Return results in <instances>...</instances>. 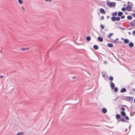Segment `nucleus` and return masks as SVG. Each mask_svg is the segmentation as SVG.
<instances>
[{"label":"nucleus","instance_id":"obj_1","mask_svg":"<svg viewBox=\"0 0 135 135\" xmlns=\"http://www.w3.org/2000/svg\"><path fill=\"white\" fill-rule=\"evenodd\" d=\"M107 4L110 7H114L116 3L114 2H111L109 1L107 2Z\"/></svg>","mask_w":135,"mask_h":135},{"label":"nucleus","instance_id":"obj_2","mask_svg":"<svg viewBox=\"0 0 135 135\" xmlns=\"http://www.w3.org/2000/svg\"><path fill=\"white\" fill-rule=\"evenodd\" d=\"M110 84L111 89H113L114 88L115 86L114 84L112 82H110Z\"/></svg>","mask_w":135,"mask_h":135},{"label":"nucleus","instance_id":"obj_3","mask_svg":"<svg viewBox=\"0 0 135 135\" xmlns=\"http://www.w3.org/2000/svg\"><path fill=\"white\" fill-rule=\"evenodd\" d=\"M100 12L101 13L103 14H105V12L103 8H100Z\"/></svg>","mask_w":135,"mask_h":135},{"label":"nucleus","instance_id":"obj_4","mask_svg":"<svg viewBox=\"0 0 135 135\" xmlns=\"http://www.w3.org/2000/svg\"><path fill=\"white\" fill-rule=\"evenodd\" d=\"M126 9L127 11H131V7L130 6L128 5L126 7Z\"/></svg>","mask_w":135,"mask_h":135},{"label":"nucleus","instance_id":"obj_5","mask_svg":"<svg viewBox=\"0 0 135 135\" xmlns=\"http://www.w3.org/2000/svg\"><path fill=\"white\" fill-rule=\"evenodd\" d=\"M126 100H132L133 99V98L131 97H126Z\"/></svg>","mask_w":135,"mask_h":135},{"label":"nucleus","instance_id":"obj_6","mask_svg":"<svg viewBox=\"0 0 135 135\" xmlns=\"http://www.w3.org/2000/svg\"><path fill=\"white\" fill-rule=\"evenodd\" d=\"M98 41H100V42H102L103 41V38L100 37H98Z\"/></svg>","mask_w":135,"mask_h":135},{"label":"nucleus","instance_id":"obj_7","mask_svg":"<svg viewBox=\"0 0 135 135\" xmlns=\"http://www.w3.org/2000/svg\"><path fill=\"white\" fill-rule=\"evenodd\" d=\"M126 89L125 88H122L120 90V92L121 93H123L126 91Z\"/></svg>","mask_w":135,"mask_h":135},{"label":"nucleus","instance_id":"obj_8","mask_svg":"<svg viewBox=\"0 0 135 135\" xmlns=\"http://www.w3.org/2000/svg\"><path fill=\"white\" fill-rule=\"evenodd\" d=\"M115 117L117 119H120V114H117L115 115Z\"/></svg>","mask_w":135,"mask_h":135},{"label":"nucleus","instance_id":"obj_9","mask_svg":"<svg viewBox=\"0 0 135 135\" xmlns=\"http://www.w3.org/2000/svg\"><path fill=\"white\" fill-rule=\"evenodd\" d=\"M119 121H122L123 122H124L126 121L125 120L124 118L123 117H120Z\"/></svg>","mask_w":135,"mask_h":135},{"label":"nucleus","instance_id":"obj_10","mask_svg":"<svg viewBox=\"0 0 135 135\" xmlns=\"http://www.w3.org/2000/svg\"><path fill=\"white\" fill-rule=\"evenodd\" d=\"M93 48L97 50L98 49L99 47L97 45H95L93 46Z\"/></svg>","mask_w":135,"mask_h":135},{"label":"nucleus","instance_id":"obj_11","mask_svg":"<svg viewBox=\"0 0 135 135\" xmlns=\"http://www.w3.org/2000/svg\"><path fill=\"white\" fill-rule=\"evenodd\" d=\"M111 20L112 21H114L116 20V17L114 16H113L111 18Z\"/></svg>","mask_w":135,"mask_h":135},{"label":"nucleus","instance_id":"obj_12","mask_svg":"<svg viewBox=\"0 0 135 135\" xmlns=\"http://www.w3.org/2000/svg\"><path fill=\"white\" fill-rule=\"evenodd\" d=\"M111 15L113 16H116L117 15V12L116 11L115 12H113L111 13Z\"/></svg>","mask_w":135,"mask_h":135},{"label":"nucleus","instance_id":"obj_13","mask_svg":"<svg viewBox=\"0 0 135 135\" xmlns=\"http://www.w3.org/2000/svg\"><path fill=\"white\" fill-rule=\"evenodd\" d=\"M134 44L132 42H130L129 44V46L130 47H133Z\"/></svg>","mask_w":135,"mask_h":135},{"label":"nucleus","instance_id":"obj_14","mask_svg":"<svg viewBox=\"0 0 135 135\" xmlns=\"http://www.w3.org/2000/svg\"><path fill=\"white\" fill-rule=\"evenodd\" d=\"M113 35V33H110L107 35V37L108 38H110V37L112 36Z\"/></svg>","mask_w":135,"mask_h":135},{"label":"nucleus","instance_id":"obj_15","mask_svg":"<svg viewBox=\"0 0 135 135\" xmlns=\"http://www.w3.org/2000/svg\"><path fill=\"white\" fill-rule=\"evenodd\" d=\"M121 114L123 116H125L126 115L125 113L123 111H122L121 112Z\"/></svg>","mask_w":135,"mask_h":135},{"label":"nucleus","instance_id":"obj_16","mask_svg":"<svg viewBox=\"0 0 135 135\" xmlns=\"http://www.w3.org/2000/svg\"><path fill=\"white\" fill-rule=\"evenodd\" d=\"M102 112L104 113H105L107 112V109L105 108H103L102 110Z\"/></svg>","mask_w":135,"mask_h":135},{"label":"nucleus","instance_id":"obj_17","mask_svg":"<svg viewBox=\"0 0 135 135\" xmlns=\"http://www.w3.org/2000/svg\"><path fill=\"white\" fill-rule=\"evenodd\" d=\"M108 47H113V45L112 44L108 43Z\"/></svg>","mask_w":135,"mask_h":135},{"label":"nucleus","instance_id":"obj_18","mask_svg":"<svg viewBox=\"0 0 135 135\" xmlns=\"http://www.w3.org/2000/svg\"><path fill=\"white\" fill-rule=\"evenodd\" d=\"M124 42L126 44L128 43L129 42V40L127 39H125L124 40Z\"/></svg>","mask_w":135,"mask_h":135},{"label":"nucleus","instance_id":"obj_19","mask_svg":"<svg viewBox=\"0 0 135 135\" xmlns=\"http://www.w3.org/2000/svg\"><path fill=\"white\" fill-rule=\"evenodd\" d=\"M123 14V13L121 12H118V15L119 16H121Z\"/></svg>","mask_w":135,"mask_h":135},{"label":"nucleus","instance_id":"obj_20","mask_svg":"<svg viewBox=\"0 0 135 135\" xmlns=\"http://www.w3.org/2000/svg\"><path fill=\"white\" fill-rule=\"evenodd\" d=\"M90 36H88L86 37V40L87 41H89L90 40Z\"/></svg>","mask_w":135,"mask_h":135},{"label":"nucleus","instance_id":"obj_21","mask_svg":"<svg viewBox=\"0 0 135 135\" xmlns=\"http://www.w3.org/2000/svg\"><path fill=\"white\" fill-rule=\"evenodd\" d=\"M109 80H110L111 81H112L113 79V77H112V76H110L109 77Z\"/></svg>","mask_w":135,"mask_h":135},{"label":"nucleus","instance_id":"obj_22","mask_svg":"<svg viewBox=\"0 0 135 135\" xmlns=\"http://www.w3.org/2000/svg\"><path fill=\"white\" fill-rule=\"evenodd\" d=\"M129 24L131 25V26H135V24L133 23V22H131Z\"/></svg>","mask_w":135,"mask_h":135},{"label":"nucleus","instance_id":"obj_23","mask_svg":"<svg viewBox=\"0 0 135 135\" xmlns=\"http://www.w3.org/2000/svg\"><path fill=\"white\" fill-rule=\"evenodd\" d=\"M23 134V133L22 132H18L17 134V135H22Z\"/></svg>","mask_w":135,"mask_h":135},{"label":"nucleus","instance_id":"obj_24","mask_svg":"<svg viewBox=\"0 0 135 135\" xmlns=\"http://www.w3.org/2000/svg\"><path fill=\"white\" fill-rule=\"evenodd\" d=\"M127 18L129 20H131L132 18V17L131 16H128L127 17Z\"/></svg>","mask_w":135,"mask_h":135},{"label":"nucleus","instance_id":"obj_25","mask_svg":"<svg viewBox=\"0 0 135 135\" xmlns=\"http://www.w3.org/2000/svg\"><path fill=\"white\" fill-rule=\"evenodd\" d=\"M120 18L119 17H116V20L117 21H118L120 20Z\"/></svg>","mask_w":135,"mask_h":135},{"label":"nucleus","instance_id":"obj_26","mask_svg":"<svg viewBox=\"0 0 135 135\" xmlns=\"http://www.w3.org/2000/svg\"><path fill=\"white\" fill-rule=\"evenodd\" d=\"M118 88L117 87H115L114 88V91L115 92H117L118 91Z\"/></svg>","mask_w":135,"mask_h":135},{"label":"nucleus","instance_id":"obj_27","mask_svg":"<svg viewBox=\"0 0 135 135\" xmlns=\"http://www.w3.org/2000/svg\"><path fill=\"white\" fill-rule=\"evenodd\" d=\"M18 2L20 4L23 3V1L22 0H18Z\"/></svg>","mask_w":135,"mask_h":135},{"label":"nucleus","instance_id":"obj_28","mask_svg":"<svg viewBox=\"0 0 135 135\" xmlns=\"http://www.w3.org/2000/svg\"><path fill=\"white\" fill-rule=\"evenodd\" d=\"M100 26L102 29H104V26L102 24L100 25Z\"/></svg>","mask_w":135,"mask_h":135},{"label":"nucleus","instance_id":"obj_29","mask_svg":"<svg viewBox=\"0 0 135 135\" xmlns=\"http://www.w3.org/2000/svg\"><path fill=\"white\" fill-rule=\"evenodd\" d=\"M126 10V8L125 7H123L122 8V10L123 11H125Z\"/></svg>","mask_w":135,"mask_h":135},{"label":"nucleus","instance_id":"obj_30","mask_svg":"<svg viewBox=\"0 0 135 135\" xmlns=\"http://www.w3.org/2000/svg\"><path fill=\"white\" fill-rule=\"evenodd\" d=\"M121 109L123 111H124L125 110V108L124 107H122L121 108Z\"/></svg>","mask_w":135,"mask_h":135},{"label":"nucleus","instance_id":"obj_31","mask_svg":"<svg viewBox=\"0 0 135 135\" xmlns=\"http://www.w3.org/2000/svg\"><path fill=\"white\" fill-rule=\"evenodd\" d=\"M125 119L127 120H129V118L127 116H126L125 117Z\"/></svg>","mask_w":135,"mask_h":135},{"label":"nucleus","instance_id":"obj_32","mask_svg":"<svg viewBox=\"0 0 135 135\" xmlns=\"http://www.w3.org/2000/svg\"><path fill=\"white\" fill-rule=\"evenodd\" d=\"M132 34L134 35H135V30H134L132 32Z\"/></svg>","mask_w":135,"mask_h":135},{"label":"nucleus","instance_id":"obj_33","mask_svg":"<svg viewBox=\"0 0 135 135\" xmlns=\"http://www.w3.org/2000/svg\"><path fill=\"white\" fill-rule=\"evenodd\" d=\"M21 49L22 50L24 51V50H26V48H22Z\"/></svg>","mask_w":135,"mask_h":135},{"label":"nucleus","instance_id":"obj_34","mask_svg":"<svg viewBox=\"0 0 135 135\" xmlns=\"http://www.w3.org/2000/svg\"><path fill=\"white\" fill-rule=\"evenodd\" d=\"M125 18V16H122L121 17V18L122 19H123Z\"/></svg>","mask_w":135,"mask_h":135},{"label":"nucleus","instance_id":"obj_35","mask_svg":"<svg viewBox=\"0 0 135 135\" xmlns=\"http://www.w3.org/2000/svg\"><path fill=\"white\" fill-rule=\"evenodd\" d=\"M104 17L103 16H101V20H103L104 19Z\"/></svg>","mask_w":135,"mask_h":135},{"label":"nucleus","instance_id":"obj_36","mask_svg":"<svg viewBox=\"0 0 135 135\" xmlns=\"http://www.w3.org/2000/svg\"><path fill=\"white\" fill-rule=\"evenodd\" d=\"M21 8L23 11H25V9L24 8V7H21Z\"/></svg>","mask_w":135,"mask_h":135},{"label":"nucleus","instance_id":"obj_37","mask_svg":"<svg viewBox=\"0 0 135 135\" xmlns=\"http://www.w3.org/2000/svg\"><path fill=\"white\" fill-rule=\"evenodd\" d=\"M46 1H48L49 2H51L52 0H45Z\"/></svg>","mask_w":135,"mask_h":135},{"label":"nucleus","instance_id":"obj_38","mask_svg":"<svg viewBox=\"0 0 135 135\" xmlns=\"http://www.w3.org/2000/svg\"><path fill=\"white\" fill-rule=\"evenodd\" d=\"M120 29L122 30H124V28L123 27H122L120 28Z\"/></svg>","mask_w":135,"mask_h":135},{"label":"nucleus","instance_id":"obj_39","mask_svg":"<svg viewBox=\"0 0 135 135\" xmlns=\"http://www.w3.org/2000/svg\"><path fill=\"white\" fill-rule=\"evenodd\" d=\"M132 16L134 17H135V13H133L132 14Z\"/></svg>","mask_w":135,"mask_h":135},{"label":"nucleus","instance_id":"obj_40","mask_svg":"<svg viewBox=\"0 0 135 135\" xmlns=\"http://www.w3.org/2000/svg\"><path fill=\"white\" fill-rule=\"evenodd\" d=\"M76 78V76H73L72 77V78L73 79H75V78Z\"/></svg>","mask_w":135,"mask_h":135},{"label":"nucleus","instance_id":"obj_41","mask_svg":"<svg viewBox=\"0 0 135 135\" xmlns=\"http://www.w3.org/2000/svg\"><path fill=\"white\" fill-rule=\"evenodd\" d=\"M102 75L103 77H105V75L104 74H103V73H102Z\"/></svg>","mask_w":135,"mask_h":135},{"label":"nucleus","instance_id":"obj_42","mask_svg":"<svg viewBox=\"0 0 135 135\" xmlns=\"http://www.w3.org/2000/svg\"><path fill=\"white\" fill-rule=\"evenodd\" d=\"M3 76H2V75H1L0 76V78H3Z\"/></svg>","mask_w":135,"mask_h":135},{"label":"nucleus","instance_id":"obj_43","mask_svg":"<svg viewBox=\"0 0 135 135\" xmlns=\"http://www.w3.org/2000/svg\"><path fill=\"white\" fill-rule=\"evenodd\" d=\"M128 33L129 35H131V33L130 32H128Z\"/></svg>","mask_w":135,"mask_h":135},{"label":"nucleus","instance_id":"obj_44","mask_svg":"<svg viewBox=\"0 0 135 135\" xmlns=\"http://www.w3.org/2000/svg\"><path fill=\"white\" fill-rule=\"evenodd\" d=\"M133 91L134 92H135V89H132Z\"/></svg>","mask_w":135,"mask_h":135},{"label":"nucleus","instance_id":"obj_45","mask_svg":"<svg viewBox=\"0 0 135 135\" xmlns=\"http://www.w3.org/2000/svg\"><path fill=\"white\" fill-rule=\"evenodd\" d=\"M117 98L116 99H113V100L114 101V100H117Z\"/></svg>","mask_w":135,"mask_h":135},{"label":"nucleus","instance_id":"obj_46","mask_svg":"<svg viewBox=\"0 0 135 135\" xmlns=\"http://www.w3.org/2000/svg\"><path fill=\"white\" fill-rule=\"evenodd\" d=\"M133 12H135V10H133Z\"/></svg>","mask_w":135,"mask_h":135},{"label":"nucleus","instance_id":"obj_47","mask_svg":"<svg viewBox=\"0 0 135 135\" xmlns=\"http://www.w3.org/2000/svg\"><path fill=\"white\" fill-rule=\"evenodd\" d=\"M26 50H28L29 48H26Z\"/></svg>","mask_w":135,"mask_h":135},{"label":"nucleus","instance_id":"obj_48","mask_svg":"<svg viewBox=\"0 0 135 135\" xmlns=\"http://www.w3.org/2000/svg\"><path fill=\"white\" fill-rule=\"evenodd\" d=\"M109 17V16H107V18H108Z\"/></svg>","mask_w":135,"mask_h":135},{"label":"nucleus","instance_id":"obj_49","mask_svg":"<svg viewBox=\"0 0 135 135\" xmlns=\"http://www.w3.org/2000/svg\"><path fill=\"white\" fill-rule=\"evenodd\" d=\"M125 13V14H127V13H127V12H126Z\"/></svg>","mask_w":135,"mask_h":135},{"label":"nucleus","instance_id":"obj_50","mask_svg":"<svg viewBox=\"0 0 135 135\" xmlns=\"http://www.w3.org/2000/svg\"><path fill=\"white\" fill-rule=\"evenodd\" d=\"M134 102H135V99H134Z\"/></svg>","mask_w":135,"mask_h":135},{"label":"nucleus","instance_id":"obj_51","mask_svg":"<svg viewBox=\"0 0 135 135\" xmlns=\"http://www.w3.org/2000/svg\"><path fill=\"white\" fill-rule=\"evenodd\" d=\"M125 130H126V131H127V129H126Z\"/></svg>","mask_w":135,"mask_h":135},{"label":"nucleus","instance_id":"obj_52","mask_svg":"<svg viewBox=\"0 0 135 135\" xmlns=\"http://www.w3.org/2000/svg\"><path fill=\"white\" fill-rule=\"evenodd\" d=\"M114 42H116V41H115V40H114Z\"/></svg>","mask_w":135,"mask_h":135},{"label":"nucleus","instance_id":"obj_53","mask_svg":"<svg viewBox=\"0 0 135 135\" xmlns=\"http://www.w3.org/2000/svg\"><path fill=\"white\" fill-rule=\"evenodd\" d=\"M1 52V51H0V52Z\"/></svg>","mask_w":135,"mask_h":135},{"label":"nucleus","instance_id":"obj_54","mask_svg":"<svg viewBox=\"0 0 135 135\" xmlns=\"http://www.w3.org/2000/svg\"><path fill=\"white\" fill-rule=\"evenodd\" d=\"M134 21L135 22V19L134 20Z\"/></svg>","mask_w":135,"mask_h":135}]
</instances>
